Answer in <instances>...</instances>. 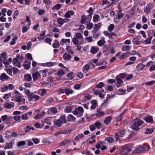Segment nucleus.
Here are the masks:
<instances>
[{"label":"nucleus","instance_id":"58836bf2","mask_svg":"<svg viewBox=\"0 0 155 155\" xmlns=\"http://www.w3.org/2000/svg\"><path fill=\"white\" fill-rule=\"evenodd\" d=\"M100 20V16L97 14H95L93 18V21L96 22Z\"/></svg>","mask_w":155,"mask_h":155},{"label":"nucleus","instance_id":"49530a36","mask_svg":"<svg viewBox=\"0 0 155 155\" xmlns=\"http://www.w3.org/2000/svg\"><path fill=\"white\" fill-rule=\"evenodd\" d=\"M70 141V140H65L61 142L59 144V146H61L66 144Z\"/></svg>","mask_w":155,"mask_h":155},{"label":"nucleus","instance_id":"a19ab883","mask_svg":"<svg viewBox=\"0 0 155 155\" xmlns=\"http://www.w3.org/2000/svg\"><path fill=\"white\" fill-rule=\"evenodd\" d=\"M51 112V113L55 114L57 112V110L56 108L52 107L50 108L48 110V112Z\"/></svg>","mask_w":155,"mask_h":155},{"label":"nucleus","instance_id":"a211bd4d","mask_svg":"<svg viewBox=\"0 0 155 155\" xmlns=\"http://www.w3.org/2000/svg\"><path fill=\"white\" fill-rule=\"evenodd\" d=\"M9 78L5 73L2 74L0 76V79L1 81L7 80Z\"/></svg>","mask_w":155,"mask_h":155},{"label":"nucleus","instance_id":"c85d7f7f","mask_svg":"<svg viewBox=\"0 0 155 155\" xmlns=\"http://www.w3.org/2000/svg\"><path fill=\"white\" fill-rule=\"evenodd\" d=\"M55 64V63L53 62H48L46 63H43L42 65L44 66L51 67L54 65Z\"/></svg>","mask_w":155,"mask_h":155},{"label":"nucleus","instance_id":"4be33fe9","mask_svg":"<svg viewBox=\"0 0 155 155\" xmlns=\"http://www.w3.org/2000/svg\"><path fill=\"white\" fill-rule=\"evenodd\" d=\"M66 50L68 54H74L73 50L70 46H67Z\"/></svg>","mask_w":155,"mask_h":155},{"label":"nucleus","instance_id":"a18cd8bd","mask_svg":"<svg viewBox=\"0 0 155 155\" xmlns=\"http://www.w3.org/2000/svg\"><path fill=\"white\" fill-rule=\"evenodd\" d=\"M57 22L58 23L61 25H62L64 24V19L62 18H58L57 19Z\"/></svg>","mask_w":155,"mask_h":155},{"label":"nucleus","instance_id":"3c124183","mask_svg":"<svg viewBox=\"0 0 155 155\" xmlns=\"http://www.w3.org/2000/svg\"><path fill=\"white\" fill-rule=\"evenodd\" d=\"M65 89H63L60 88L57 91V94H63L65 93Z\"/></svg>","mask_w":155,"mask_h":155},{"label":"nucleus","instance_id":"69168bd1","mask_svg":"<svg viewBox=\"0 0 155 155\" xmlns=\"http://www.w3.org/2000/svg\"><path fill=\"white\" fill-rule=\"evenodd\" d=\"M19 14V12L18 10H16L15 11L14 13L13 16V18L14 19L16 18L18 16V15Z\"/></svg>","mask_w":155,"mask_h":155},{"label":"nucleus","instance_id":"052dcab7","mask_svg":"<svg viewBox=\"0 0 155 155\" xmlns=\"http://www.w3.org/2000/svg\"><path fill=\"white\" fill-rule=\"evenodd\" d=\"M25 144V142L24 141H20L18 142L17 146L20 147L24 145Z\"/></svg>","mask_w":155,"mask_h":155},{"label":"nucleus","instance_id":"39448f33","mask_svg":"<svg viewBox=\"0 0 155 155\" xmlns=\"http://www.w3.org/2000/svg\"><path fill=\"white\" fill-rule=\"evenodd\" d=\"M147 147L146 145H139L133 151L134 153H139L144 150H147Z\"/></svg>","mask_w":155,"mask_h":155},{"label":"nucleus","instance_id":"e433bc0d","mask_svg":"<svg viewBox=\"0 0 155 155\" xmlns=\"http://www.w3.org/2000/svg\"><path fill=\"white\" fill-rule=\"evenodd\" d=\"M84 136L82 134H81L77 135L75 138L74 139L77 141H79L83 137H84Z\"/></svg>","mask_w":155,"mask_h":155},{"label":"nucleus","instance_id":"dca6fc26","mask_svg":"<svg viewBox=\"0 0 155 155\" xmlns=\"http://www.w3.org/2000/svg\"><path fill=\"white\" fill-rule=\"evenodd\" d=\"M117 17L114 18V21L116 22H118L119 20L122 18L124 16V14L120 12H117Z\"/></svg>","mask_w":155,"mask_h":155},{"label":"nucleus","instance_id":"2f4dec72","mask_svg":"<svg viewBox=\"0 0 155 155\" xmlns=\"http://www.w3.org/2000/svg\"><path fill=\"white\" fill-rule=\"evenodd\" d=\"M1 119L2 121H4L6 120H8L12 119L13 117L10 116L8 117L7 115H4L1 117Z\"/></svg>","mask_w":155,"mask_h":155},{"label":"nucleus","instance_id":"5fc2aeb1","mask_svg":"<svg viewBox=\"0 0 155 155\" xmlns=\"http://www.w3.org/2000/svg\"><path fill=\"white\" fill-rule=\"evenodd\" d=\"M25 93L27 95L28 98H29L32 93H31L29 90L26 89L25 91Z\"/></svg>","mask_w":155,"mask_h":155},{"label":"nucleus","instance_id":"c756f323","mask_svg":"<svg viewBox=\"0 0 155 155\" xmlns=\"http://www.w3.org/2000/svg\"><path fill=\"white\" fill-rule=\"evenodd\" d=\"M92 105L91 106V108L92 109H94L96 107L97 105V103L96 101L95 100H92L91 101Z\"/></svg>","mask_w":155,"mask_h":155},{"label":"nucleus","instance_id":"6ab92c4d","mask_svg":"<svg viewBox=\"0 0 155 155\" xmlns=\"http://www.w3.org/2000/svg\"><path fill=\"white\" fill-rule=\"evenodd\" d=\"M154 129V127H153L147 128L146 129L145 133L146 134H150L152 133L153 132Z\"/></svg>","mask_w":155,"mask_h":155},{"label":"nucleus","instance_id":"f8f14e48","mask_svg":"<svg viewBox=\"0 0 155 155\" xmlns=\"http://www.w3.org/2000/svg\"><path fill=\"white\" fill-rule=\"evenodd\" d=\"M40 98V97L38 95H35L33 93H32L30 97L29 98V101H31L33 100V99L35 101H37Z\"/></svg>","mask_w":155,"mask_h":155},{"label":"nucleus","instance_id":"473e14b6","mask_svg":"<svg viewBox=\"0 0 155 155\" xmlns=\"http://www.w3.org/2000/svg\"><path fill=\"white\" fill-rule=\"evenodd\" d=\"M54 42L53 43L52 46L53 48H59L60 47V44L59 41L57 40H55L54 41Z\"/></svg>","mask_w":155,"mask_h":155},{"label":"nucleus","instance_id":"cd10ccee","mask_svg":"<svg viewBox=\"0 0 155 155\" xmlns=\"http://www.w3.org/2000/svg\"><path fill=\"white\" fill-rule=\"evenodd\" d=\"M104 40L105 38H104L102 37L101 39L97 42V45L100 46L103 45L106 42Z\"/></svg>","mask_w":155,"mask_h":155},{"label":"nucleus","instance_id":"5701e85b","mask_svg":"<svg viewBox=\"0 0 155 155\" xmlns=\"http://www.w3.org/2000/svg\"><path fill=\"white\" fill-rule=\"evenodd\" d=\"M67 119L68 121L72 122L75 121L76 118L73 115L69 114L67 117Z\"/></svg>","mask_w":155,"mask_h":155},{"label":"nucleus","instance_id":"13d9d810","mask_svg":"<svg viewBox=\"0 0 155 155\" xmlns=\"http://www.w3.org/2000/svg\"><path fill=\"white\" fill-rule=\"evenodd\" d=\"M104 86V84L103 82H100L95 87L97 88H100Z\"/></svg>","mask_w":155,"mask_h":155},{"label":"nucleus","instance_id":"f257e3e1","mask_svg":"<svg viewBox=\"0 0 155 155\" xmlns=\"http://www.w3.org/2000/svg\"><path fill=\"white\" fill-rule=\"evenodd\" d=\"M15 95L12 97V101H14L18 103L22 102L23 104L25 103V99L23 98L24 96L18 91L15 90L14 92Z\"/></svg>","mask_w":155,"mask_h":155},{"label":"nucleus","instance_id":"680f3d73","mask_svg":"<svg viewBox=\"0 0 155 155\" xmlns=\"http://www.w3.org/2000/svg\"><path fill=\"white\" fill-rule=\"evenodd\" d=\"M64 72L62 69H61L60 70L57 72L56 74L58 76H61L64 75Z\"/></svg>","mask_w":155,"mask_h":155},{"label":"nucleus","instance_id":"a878e982","mask_svg":"<svg viewBox=\"0 0 155 155\" xmlns=\"http://www.w3.org/2000/svg\"><path fill=\"white\" fill-rule=\"evenodd\" d=\"M12 104L8 103H6L5 104L4 107L7 109H9L12 107H14V103H12Z\"/></svg>","mask_w":155,"mask_h":155},{"label":"nucleus","instance_id":"603ef678","mask_svg":"<svg viewBox=\"0 0 155 155\" xmlns=\"http://www.w3.org/2000/svg\"><path fill=\"white\" fill-rule=\"evenodd\" d=\"M12 147V143H10L6 144V145L5 146L4 149H11Z\"/></svg>","mask_w":155,"mask_h":155},{"label":"nucleus","instance_id":"393cba45","mask_svg":"<svg viewBox=\"0 0 155 155\" xmlns=\"http://www.w3.org/2000/svg\"><path fill=\"white\" fill-rule=\"evenodd\" d=\"M65 93L67 95L71 94L74 92V91L72 89H71L68 88H65Z\"/></svg>","mask_w":155,"mask_h":155},{"label":"nucleus","instance_id":"7ed1b4c3","mask_svg":"<svg viewBox=\"0 0 155 155\" xmlns=\"http://www.w3.org/2000/svg\"><path fill=\"white\" fill-rule=\"evenodd\" d=\"M131 144H127L124 146L123 150L121 151L120 155H127L131 150L132 147Z\"/></svg>","mask_w":155,"mask_h":155},{"label":"nucleus","instance_id":"09e8293b","mask_svg":"<svg viewBox=\"0 0 155 155\" xmlns=\"http://www.w3.org/2000/svg\"><path fill=\"white\" fill-rule=\"evenodd\" d=\"M130 47L128 45H124L122 47V50L123 51L128 50L130 49Z\"/></svg>","mask_w":155,"mask_h":155},{"label":"nucleus","instance_id":"ea45409f","mask_svg":"<svg viewBox=\"0 0 155 155\" xmlns=\"http://www.w3.org/2000/svg\"><path fill=\"white\" fill-rule=\"evenodd\" d=\"M97 113L96 114V116L100 117L104 115V112L101 110L100 109H98L97 111Z\"/></svg>","mask_w":155,"mask_h":155},{"label":"nucleus","instance_id":"864d4df0","mask_svg":"<svg viewBox=\"0 0 155 155\" xmlns=\"http://www.w3.org/2000/svg\"><path fill=\"white\" fill-rule=\"evenodd\" d=\"M93 124L94 125L96 128H99L101 126V123L98 121L94 123Z\"/></svg>","mask_w":155,"mask_h":155},{"label":"nucleus","instance_id":"338daca9","mask_svg":"<svg viewBox=\"0 0 155 155\" xmlns=\"http://www.w3.org/2000/svg\"><path fill=\"white\" fill-rule=\"evenodd\" d=\"M7 12V9L5 8H3L1 10V14L3 16L6 15V12Z\"/></svg>","mask_w":155,"mask_h":155},{"label":"nucleus","instance_id":"bf43d9fd","mask_svg":"<svg viewBox=\"0 0 155 155\" xmlns=\"http://www.w3.org/2000/svg\"><path fill=\"white\" fill-rule=\"evenodd\" d=\"M87 12L89 13L88 15L92 17V15L93 12V10L91 7H90L89 8V10L86 11Z\"/></svg>","mask_w":155,"mask_h":155},{"label":"nucleus","instance_id":"20e7f679","mask_svg":"<svg viewBox=\"0 0 155 155\" xmlns=\"http://www.w3.org/2000/svg\"><path fill=\"white\" fill-rule=\"evenodd\" d=\"M84 112L83 108L79 106L75 108L72 113L74 115H77L78 117H79L82 115Z\"/></svg>","mask_w":155,"mask_h":155},{"label":"nucleus","instance_id":"0e129e2a","mask_svg":"<svg viewBox=\"0 0 155 155\" xmlns=\"http://www.w3.org/2000/svg\"><path fill=\"white\" fill-rule=\"evenodd\" d=\"M155 83V81H150L149 82H146L145 83V84L146 85H147L148 86H150V85H153Z\"/></svg>","mask_w":155,"mask_h":155},{"label":"nucleus","instance_id":"4d7b16f0","mask_svg":"<svg viewBox=\"0 0 155 155\" xmlns=\"http://www.w3.org/2000/svg\"><path fill=\"white\" fill-rule=\"evenodd\" d=\"M116 34L112 32L110 33H107V36L110 39L112 38L113 37H114L116 36Z\"/></svg>","mask_w":155,"mask_h":155},{"label":"nucleus","instance_id":"b1692460","mask_svg":"<svg viewBox=\"0 0 155 155\" xmlns=\"http://www.w3.org/2000/svg\"><path fill=\"white\" fill-rule=\"evenodd\" d=\"M101 24L100 23H98L97 24H95V26L92 31V32H96L97 31L99 30L101 27Z\"/></svg>","mask_w":155,"mask_h":155},{"label":"nucleus","instance_id":"6e6552de","mask_svg":"<svg viewBox=\"0 0 155 155\" xmlns=\"http://www.w3.org/2000/svg\"><path fill=\"white\" fill-rule=\"evenodd\" d=\"M154 4L153 3H150L147 5L144 9V12L147 14H148L150 12L151 10L153 8Z\"/></svg>","mask_w":155,"mask_h":155},{"label":"nucleus","instance_id":"2eb2a0df","mask_svg":"<svg viewBox=\"0 0 155 155\" xmlns=\"http://www.w3.org/2000/svg\"><path fill=\"white\" fill-rule=\"evenodd\" d=\"M63 58L65 61H70L71 58V56L68 53L65 52L64 54Z\"/></svg>","mask_w":155,"mask_h":155},{"label":"nucleus","instance_id":"f3484780","mask_svg":"<svg viewBox=\"0 0 155 155\" xmlns=\"http://www.w3.org/2000/svg\"><path fill=\"white\" fill-rule=\"evenodd\" d=\"M23 81H30L32 80L31 76L30 74H27L24 76Z\"/></svg>","mask_w":155,"mask_h":155},{"label":"nucleus","instance_id":"6e6d98bb","mask_svg":"<svg viewBox=\"0 0 155 155\" xmlns=\"http://www.w3.org/2000/svg\"><path fill=\"white\" fill-rule=\"evenodd\" d=\"M18 38L16 36H15L12 39V41L10 42V45H13L15 43V41L17 40Z\"/></svg>","mask_w":155,"mask_h":155},{"label":"nucleus","instance_id":"c9c22d12","mask_svg":"<svg viewBox=\"0 0 155 155\" xmlns=\"http://www.w3.org/2000/svg\"><path fill=\"white\" fill-rule=\"evenodd\" d=\"M45 112H43L42 114H37L34 117V118L36 120L40 119L42 118V116L44 115Z\"/></svg>","mask_w":155,"mask_h":155},{"label":"nucleus","instance_id":"8fccbe9b","mask_svg":"<svg viewBox=\"0 0 155 155\" xmlns=\"http://www.w3.org/2000/svg\"><path fill=\"white\" fill-rule=\"evenodd\" d=\"M126 77V74L125 73L120 74L118 75H117L116 76L117 78H120V79L121 80Z\"/></svg>","mask_w":155,"mask_h":155},{"label":"nucleus","instance_id":"aec40b11","mask_svg":"<svg viewBox=\"0 0 155 155\" xmlns=\"http://www.w3.org/2000/svg\"><path fill=\"white\" fill-rule=\"evenodd\" d=\"M99 51V48L97 46L92 47L90 50V52L92 54L96 53Z\"/></svg>","mask_w":155,"mask_h":155},{"label":"nucleus","instance_id":"774afa93","mask_svg":"<svg viewBox=\"0 0 155 155\" xmlns=\"http://www.w3.org/2000/svg\"><path fill=\"white\" fill-rule=\"evenodd\" d=\"M72 41L74 45H77L78 43V40L75 38H73L72 39Z\"/></svg>","mask_w":155,"mask_h":155},{"label":"nucleus","instance_id":"c03bdc74","mask_svg":"<svg viewBox=\"0 0 155 155\" xmlns=\"http://www.w3.org/2000/svg\"><path fill=\"white\" fill-rule=\"evenodd\" d=\"M61 41L62 42V43H61V45H63L64 44H65L67 43H70V40L69 39H62Z\"/></svg>","mask_w":155,"mask_h":155},{"label":"nucleus","instance_id":"1a4fd4ad","mask_svg":"<svg viewBox=\"0 0 155 155\" xmlns=\"http://www.w3.org/2000/svg\"><path fill=\"white\" fill-rule=\"evenodd\" d=\"M32 78L33 81H36L38 80L41 78V76L40 73L38 72H36L32 74Z\"/></svg>","mask_w":155,"mask_h":155},{"label":"nucleus","instance_id":"f03ea898","mask_svg":"<svg viewBox=\"0 0 155 155\" xmlns=\"http://www.w3.org/2000/svg\"><path fill=\"white\" fill-rule=\"evenodd\" d=\"M143 123V121L142 120L136 119L134 120L131 128L133 130H138L142 128Z\"/></svg>","mask_w":155,"mask_h":155},{"label":"nucleus","instance_id":"de8ad7c7","mask_svg":"<svg viewBox=\"0 0 155 155\" xmlns=\"http://www.w3.org/2000/svg\"><path fill=\"white\" fill-rule=\"evenodd\" d=\"M61 7V5L60 4H57L55 5L54 6H53L52 8V10H59Z\"/></svg>","mask_w":155,"mask_h":155},{"label":"nucleus","instance_id":"ddd939ff","mask_svg":"<svg viewBox=\"0 0 155 155\" xmlns=\"http://www.w3.org/2000/svg\"><path fill=\"white\" fill-rule=\"evenodd\" d=\"M145 67V65L143 63H140L138 64L136 66L137 71H140L143 70Z\"/></svg>","mask_w":155,"mask_h":155},{"label":"nucleus","instance_id":"f704fd0d","mask_svg":"<svg viewBox=\"0 0 155 155\" xmlns=\"http://www.w3.org/2000/svg\"><path fill=\"white\" fill-rule=\"evenodd\" d=\"M152 38V37L150 36L147 38L144 42V44L145 45L149 44L151 43V39Z\"/></svg>","mask_w":155,"mask_h":155},{"label":"nucleus","instance_id":"412c9836","mask_svg":"<svg viewBox=\"0 0 155 155\" xmlns=\"http://www.w3.org/2000/svg\"><path fill=\"white\" fill-rule=\"evenodd\" d=\"M121 54L120 52H118L117 54V56H120L119 57V59H124L128 57V54L127 53L123 54L121 56H120Z\"/></svg>","mask_w":155,"mask_h":155},{"label":"nucleus","instance_id":"e2e57ef3","mask_svg":"<svg viewBox=\"0 0 155 155\" xmlns=\"http://www.w3.org/2000/svg\"><path fill=\"white\" fill-rule=\"evenodd\" d=\"M93 24L92 23H89L87 24L86 28L89 30L93 28Z\"/></svg>","mask_w":155,"mask_h":155},{"label":"nucleus","instance_id":"72a5a7b5","mask_svg":"<svg viewBox=\"0 0 155 155\" xmlns=\"http://www.w3.org/2000/svg\"><path fill=\"white\" fill-rule=\"evenodd\" d=\"M12 132L10 131H6L5 133V138L7 139H10L11 138Z\"/></svg>","mask_w":155,"mask_h":155},{"label":"nucleus","instance_id":"0eeeda50","mask_svg":"<svg viewBox=\"0 0 155 155\" xmlns=\"http://www.w3.org/2000/svg\"><path fill=\"white\" fill-rule=\"evenodd\" d=\"M81 22L83 24H85V22H89L91 19L92 17L88 15L86 17L84 15H83L81 16Z\"/></svg>","mask_w":155,"mask_h":155},{"label":"nucleus","instance_id":"9d476101","mask_svg":"<svg viewBox=\"0 0 155 155\" xmlns=\"http://www.w3.org/2000/svg\"><path fill=\"white\" fill-rule=\"evenodd\" d=\"M143 119L147 123H153L154 122L152 116L149 115H147L144 117Z\"/></svg>","mask_w":155,"mask_h":155},{"label":"nucleus","instance_id":"4c0bfd02","mask_svg":"<svg viewBox=\"0 0 155 155\" xmlns=\"http://www.w3.org/2000/svg\"><path fill=\"white\" fill-rule=\"evenodd\" d=\"M59 120H60L61 121L62 123H66L67 121L65 118V115H63L61 116L60 117V119Z\"/></svg>","mask_w":155,"mask_h":155},{"label":"nucleus","instance_id":"423d86ee","mask_svg":"<svg viewBox=\"0 0 155 155\" xmlns=\"http://www.w3.org/2000/svg\"><path fill=\"white\" fill-rule=\"evenodd\" d=\"M125 133V130L123 129H120L118 130V132L115 134L116 140L117 141L120 140V137H123V135Z\"/></svg>","mask_w":155,"mask_h":155},{"label":"nucleus","instance_id":"bb28decb","mask_svg":"<svg viewBox=\"0 0 155 155\" xmlns=\"http://www.w3.org/2000/svg\"><path fill=\"white\" fill-rule=\"evenodd\" d=\"M140 38L139 37H137L136 38H134L133 40V44L135 45H139L141 44V42L138 41L137 39H139Z\"/></svg>","mask_w":155,"mask_h":155},{"label":"nucleus","instance_id":"37998d69","mask_svg":"<svg viewBox=\"0 0 155 155\" xmlns=\"http://www.w3.org/2000/svg\"><path fill=\"white\" fill-rule=\"evenodd\" d=\"M126 113V110H125L124 111H123L120 115V116H119L118 117L117 121V122L120 121L122 119V118H123V117L124 114Z\"/></svg>","mask_w":155,"mask_h":155},{"label":"nucleus","instance_id":"79ce46f5","mask_svg":"<svg viewBox=\"0 0 155 155\" xmlns=\"http://www.w3.org/2000/svg\"><path fill=\"white\" fill-rule=\"evenodd\" d=\"M54 123L55 125H57L59 127L61 126L62 124V123L61 121L60 120H59V119L54 121Z\"/></svg>","mask_w":155,"mask_h":155},{"label":"nucleus","instance_id":"7c9ffc66","mask_svg":"<svg viewBox=\"0 0 155 155\" xmlns=\"http://www.w3.org/2000/svg\"><path fill=\"white\" fill-rule=\"evenodd\" d=\"M116 79L117 83V86L118 87H120L122 85L123 82V81L121 79H120L119 78H117V77H116Z\"/></svg>","mask_w":155,"mask_h":155},{"label":"nucleus","instance_id":"9b49d317","mask_svg":"<svg viewBox=\"0 0 155 155\" xmlns=\"http://www.w3.org/2000/svg\"><path fill=\"white\" fill-rule=\"evenodd\" d=\"M32 112L30 111L23 114L21 117V119L22 120H26L28 117H30L31 116Z\"/></svg>","mask_w":155,"mask_h":155},{"label":"nucleus","instance_id":"4468645a","mask_svg":"<svg viewBox=\"0 0 155 155\" xmlns=\"http://www.w3.org/2000/svg\"><path fill=\"white\" fill-rule=\"evenodd\" d=\"M74 14V12L72 10L68 11L64 15V17L66 18H70L71 16L73 15Z\"/></svg>","mask_w":155,"mask_h":155}]
</instances>
